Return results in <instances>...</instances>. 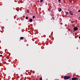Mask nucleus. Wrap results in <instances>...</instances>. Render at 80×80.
I'll return each mask as SVG.
<instances>
[{"label":"nucleus","mask_w":80,"mask_h":80,"mask_svg":"<svg viewBox=\"0 0 80 80\" xmlns=\"http://www.w3.org/2000/svg\"><path fill=\"white\" fill-rule=\"evenodd\" d=\"M64 80H68L71 78L70 76H64L63 77Z\"/></svg>","instance_id":"1"},{"label":"nucleus","mask_w":80,"mask_h":80,"mask_svg":"<svg viewBox=\"0 0 80 80\" xmlns=\"http://www.w3.org/2000/svg\"><path fill=\"white\" fill-rule=\"evenodd\" d=\"M78 78L77 77L75 78H72V80H78Z\"/></svg>","instance_id":"2"},{"label":"nucleus","mask_w":80,"mask_h":80,"mask_svg":"<svg viewBox=\"0 0 80 80\" xmlns=\"http://www.w3.org/2000/svg\"><path fill=\"white\" fill-rule=\"evenodd\" d=\"M74 30H75V31H77L78 30V28L77 27H74L73 28Z\"/></svg>","instance_id":"3"},{"label":"nucleus","mask_w":80,"mask_h":80,"mask_svg":"<svg viewBox=\"0 0 80 80\" xmlns=\"http://www.w3.org/2000/svg\"><path fill=\"white\" fill-rule=\"evenodd\" d=\"M68 11H69V13H70V14L71 15H73V14L72 13V12L70 11V10H68Z\"/></svg>","instance_id":"4"},{"label":"nucleus","mask_w":80,"mask_h":80,"mask_svg":"<svg viewBox=\"0 0 80 80\" xmlns=\"http://www.w3.org/2000/svg\"><path fill=\"white\" fill-rule=\"evenodd\" d=\"M29 21L30 22H32L33 21V19H30L29 20Z\"/></svg>","instance_id":"5"},{"label":"nucleus","mask_w":80,"mask_h":80,"mask_svg":"<svg viewBox=\"0 0 80 80\" xmlns=\"http://www.w3.org/2000/svg\"><path fill=\"white\" fill-rule=\"evenodd\" d=\"M61 11H62V9H61V8H60L59 10V12H60Z\"/></svg>","instance_id":"6"},{"label":"nucleus","mask_w":80,"mask_h":80,"mask_svg":"<svg viewBox=\"0 0 80 80\" xmlns=\"http://www.w3.org/2000/svg\"><path fill=\"white\" fill-rule=\"evenodd\" d=\"M23 37H21L20 38V40H23Z\"/></svg>","instance_id":"7"},{"label":"nucleus","mask_w":80,"mask_h":80,"mask_svg":"<svg viewBox=\"0 0 80 80\" xmlns=\"http://www.w3.org/2000/svg\"><path fill=\"white\" fill-rule=\"evenodd\" d=\"M39 80H42V77H41L39 78Z\"/></svg>","instance_id":"8"},{"label":"nucleus","mask_w":80,"mask_h":80,"mask_svg":"<svg viewBox=\"0 0 80 80\" xmlns=\"http://www.w3.org/2000/svg\"><path fill=\"white\" fill-rule=\"evenodd\" d=\"M28 17L27 16L26 17V19H28Z\"/></svg>","instance_id":"9"},{"label":"nucleus","mask_w":80,"mask_h":80,"mask_svg":"<svg viewBox=\"0 0 80 80\" xmlns=\"http://www.w3.org/2000/svg\"><path fill=\"white\" fill-rule=\"evenodd\" d=\"M66 15H68V12H66Z\"/></svg>","instance_id":"10"},{"label":"nucleus","mask_w":80,"mask_h":80,"mask_svg":"<svg viewBox=\"0 0 80 80\" xmlns=\"http://www.w3.org/2000/svg\"><path fill=\"white\" fill-rule=\"evenodd\" d=\"M35 16H33L32 17V18H33V19H34V18H35Z\"/></svg>","instance_id":"11"},{"label":"nucleus","mask_w":80,"mask_h":80,"mask_svg":"<svg viewBox=\"0 0 80 80\" xmlns=\"http://www.w3.org/2000/svg\"><path fill=\"white\" fill-rule=\"evenodd\" d=\"M43 2V0H40V2Z\"/></svg>","instance_id":"12"},{"label":"nucleus","mask_w":80,"mask_h":80,"mask_svg":"<svg viewBox=\"0 0 80 80\" xmlns=\"http://www.w3.org/2000/svg\"><path fill=\"white\" fill-rule=\"evenodd\" d=\"M52 19H53V20H54V17H52Z\"/></svg>","instance_id":"13"},{"label":"nucleus","mask_w":80,"mask_h":80,"mask_svg":"<svg viewBox=\"0 0 80 80\" xmlns=\"http://www.w3.org/2000/svg\"><path fill=\"white\" fill-rule=\"evenodd\" d=\"M78 13H79V12H80V9L78 11Z\"/></svg>","instance_id":"14"},{"label":"nucleus","mask_w":80,"mask_h":80,"mask_svg":"<svg viewBox=\"0 0 80 80\" xmlns=\"http://www.w3.org/2000/svg\"><path fill=\"white\" fill-rule=\"evenodd\" d=\"M58 0V2H59V3H60V2L61 1L60 0Z\"/></svg>","instance_id":"15"},{"label":"nucleus","mask_w":80,"mask_h":80,"mask_svg":"<svg viewBox=\"0 0 80 80\" xmlns=\"http://www.w3.org/2000/svg\"><path fill=\"white\" fill-rule=\"evenodd\" d=\"M2 55H0V57H2Z\"/></svg>","instance_id":"16"}]
</instances>
